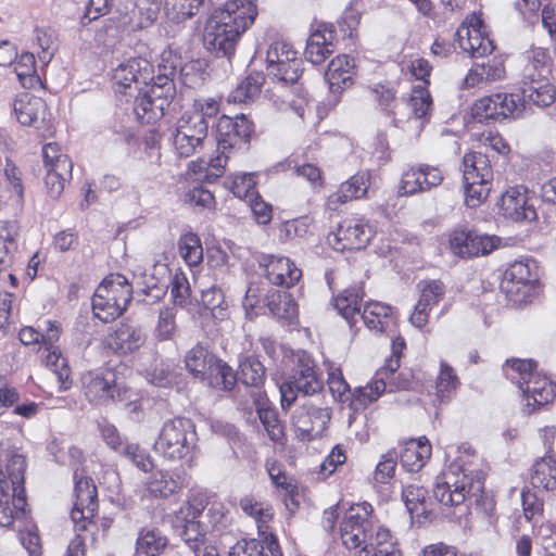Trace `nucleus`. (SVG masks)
Listing matches in <instances>:
<instances>
[{
    "mask_svg": "<svg viewBox=\"0 0 556 556\" xmlns=\"http://www.w3.org/2000/svg\"><path fill=\"white\" fill-rule=\"evenodd\" d=\"M257 15L251 0H232L216 9L205 23L203 46L216 56L230 58L241 35Z\"/></svg>",
    "mask_w": 556,
    "mask_h": 556,
    "instance_id": "f257e3e1",
    "label": "nucleus"
},
{
    "mask_svg": "<svg viewBox=\"0 0 556 556\" xmlns=\"http://www.w3.org/2000/svg\"><path fill=\"white\" fill-rule=\"evenodd\" d=\"M484 472L460 458L437 478L433 494L445 506L479 504L484 492Z\"/></svg>",
    "mask_w": 556,
    "mask_h": 556,
    "instance_id": "f03ea898",
    "label": "nucleus"
},
{
    "mask_svg": "<svg viewBox=\"0 0 556 556\" xmlns=\"http://www.w3.org/2000/svg\"><path fill=\"white\" fill-rule=\"evenodd\" d=\"M532 359H509L504 365V372L511 382L518 384L522 391L523 412L530 415L536 407H541L556 395V388L546 377L535 371Z\"/></svg>",
    "mask_w": 556,
    "mask_h": 556,
    "instance_id": "7ed1b4c3",
    "label": "nucleus"
},
{
    "mask_svg": "<svg viewBox=\"0 0 556 556\" xmlns=\"http://www.w3.org/2000/svg\"><path fill=\"white\" fill-rule=\"evenodd\" d=\"M252 132L253 124L243 114L237 115L236 117H229L227 115L219 117L216 125L218 155L208 161L205 177H219L229 157L228 153L232 150H245Z\"/></svg>",
    "mask_w": 556,
    "mask_h": 556,
    "instance_id": "20e7f679",
    "label": "nucleus"
},
{
    "mask_svg": "<svg viewBox=\"0 0 556 556\" xmlns=\"http://www.w3.org/2000/svg\"><path fill=\"white\" fill-rule=\"evenodd\" d=\"M324 389L314 359L305 352L298 353L290 374L279 387L282 409L289 408L301 395L305 399L317 396Z\"/></svg>",
    "mask_w": 556,
    "mask_h": 556,
    "instance_id": "39448f33",
    "label": "nucleus"
},
{
    "mask_svg": "<svg viewBox=\"0 0 556 556\" xmlns=\"http://www.w3.org/2000/svg\"><path fill=\"white\" fill-rule=\"evenodd\" d=\"M132 299V287L122 274H110L97 288L92 309L97 318L109 323L126 311Z\"/></svg>",
    "mask_w": 556,
    "mask_h": 556,
    "instance_id": "423d86ee",
    "label": "nucleus"
},
{
    "mask_svg": "<svg viewBox=\"0 0 556 556\" xmlns=\"http://www.w3.org/2000/svg\"><path fill=\"white\" fill-rule=\"evenodd\" d=\"M197 443V433L190 419L174 418L165 421L154 442V451L172 462L186 458Z\"/></svg>",
    "mask_w": 556,
    "mask_h": 556,
    "instance_id": "0eeeda50",
    "label": "nucleus"
},
{
    "mask_svg": "<svg viewBox=\"0 0 556 556\" xmlns=\"http://www.w3.org/2000/svg\"><path fill=\"white\" fill-rule=\"evenodd\" d=\"M185 363L195 378L208 379L210 383L217 389L231 390L236 384V375L231 367L200 343L187 352Z\"/></svg>",
    "mask_w": 556,
    "mask_h": 556,
    "instance_id": "6e6552de",
    "label": "nucleus"
},
{
    "mask_svg": "<svg viewBox=\"0 0 556 556\" xmlns=\"http://www.w3.org/2000/svg\"><path fill=\"white\" fill-rule=\"evenodd\" d=\"M330 419V408L318 397L305 399L291 415L296 438L307 442L320 438Z\"/></svg>",
    "mask_w": 556,
    "mask_h": 556,
    "instance_id": "1a4fd4ad",
    "label": "nucleus"
},
{
    "mask_svg": "<svg viewBox=\"0 0 556 556\" xmlns=\"http://www.w3.org/2000/svg\"><path fill=\"white\" fill-rule=\"evenodd\" d=\"M374 507L367 503L352 505L345 513L340 525V536L342 544L349 549L361 547L367 544L370 531L375 528Z\"/></svg>",
    "mask_w": 556,
    "mask_h": 556,
    "instance_id": "9d476101",
    "label": "nucleus"
},
{
    "mask_svg": "<svg viewBox=\"0 0 556 556\" xmlns=\"http://www.w3.org/2000/svg\"><path fill=\"white\" fill-rule=\"evenodd\" d=\"M159 80V84L152 85L148 92L135 100L134 111L141 123L149 124L164 116L176 94L173 80L168 77Z\"/></svg>",
    "mask_w": 556,
    "mask_h": 556,
    "instance_id": "9b49d317",
    "label": "nucleus"
},
{
    "mask_svg": "<svg viewBox=\"0 0 556 556\" xmlns=\"http://www.w3.org/2000/svg\"><path fill=\"white\" fill-rule=\"evenodd\" d=\"M267 72L280 81L294 84L302 74V60L286 41L273 42L266 53Z\"/></svg>",
    "mask_w": 556,
    "mask_h": 556,
    "instance_id": "f8f14e48",
    "label": "nucleus"
},
{
    "mask_svg": "<svg viewBox=\"0 0 556 556\" xmlns=\"http://www.w3.org/2000/svg\"><path fill=\"white\" fill-rule=\"evenodd\" d=\"M201 122L198 117L191 118L185 112L177 119L172 129L170 140L180 157H189L203 149L208 132Z\"/></svg>",
    "mask_w": 556,
    "mask_h": 556,
    "instance_id": "ddd939ff",
    "label": "nucleus"
},
{
    "mask_svg": "<svg viewBox=\"0 0 556 556\" xmlns=\"http://www.w3.org/2000/svg\"><path fill=\"white\" fill-rule=\"evenodd\" d=\"M83 393L94 405H102L109 401L123 400L126 392L116 381L115 372L88 371L81 376Z\"/></svg>",
    "mask_w": 556,
    "mask_h": 556,
    "instance_id": "4468645a",
    "label": "nucleus"
},
{
    "mask_svg": "<svg viewBox=\"0 0 556 556\" xmlns=\"http://www.w3.org/2000/svg\"><path fill=\"white\" fill-rule=\"evenodd\" d=\"M459 48L471 58H482L491 54L494 46L485 36L483 21L480 15L472 13L458 27L456 31Z\"/></svg>",
    "mask_w": 556,
    "mask_h": 556,
    "instance_id": "2eb2a0df",
    "label": "nucleus"
},
{
    "mask_svg": "<svg viewBox=\"0 0 556 556\" xmlns=\"http://www.w3.org/2000/svg\"><path fill=\"white\" fill-rule=\"evenodd\" d=\"M473 112L477 117L485 119L519 116L522 113V103L518 94L498 92L477 100Z\"/></svg>",
    "mask_w": 556,
    "mask_h": 556,
    "instance_id": "dca6fc26",
    "label": "nucleus"
},
{
    "mask_svg": "<svg viewBox=\"0 0 556 556\" xmlns=\"http://www.w3.org/2000/svg\"><path fill=\"white\" fill-rule=\"evenodd\" d=\"M372 229L358 219H345L336 232L327 237L328 243L337 251L361 250L370 241Z\"/></svg>",
    "mask_w": 556,
    "mask_h": 556,
    "instance_id": "f3484780",
    "label": "nucleus"
},
{
    "mask_svg": "<svg viewBox=\"0 0 556 556\" xmlns=\"http://www.w3.org/2000/svg\"><path fill=\"white\" fill-rule=\"evenodd\" d=\"M26 458L14 448L0 446V492H25Z\"/></svg>",
    "mask_w": 556,
    "mask_h": 556,
    "instance_id": "a211bd4d",
    "label": "nucleus"
},
{
    "mask_svg": "<svg viewBox=\"0 0 556 556\" xmlns=\"http://www.w3.org/2000/svg\"><path fill=\"white\" fill-rule=\"evenodd\" d=\"M500 244L495 236L479 235L467 229H456L450 237L452 251L462 257H473L491 253Z\"/></svg>",
    "mask_w": 556,
    "mask_h": 556,
    "instance_id": "6ab92c4d",
    "label": "nucleus"
},
{
    "mask_svg": "<svg viewBox=\"0 0 556 556\" xmlns=\"http://www.w3.org/2000/svg\"><path fill=\"white\" fill-rule=\"evenodd\" d=\"M75 502L71 518L76 530L80 531L87 528V522L98 509L97 488L90 478L81 477L78 479L77 473H75Z\"/></svg>",
    "mask_w": 556,
    "mask_h": 556,
    "instance_id": "aec40b11",
    "label": "nucleus"
},
{
    "mask_svg": "<svg viewBox=\"0 0 556 556\" xmlns=\"http://www.w3.org/2000/svg\"><path fill=\"white\" fill-rule=\"evenodd\" d=\"M260 266L264 269V275L268 281L275 286L291 288L302 277V271L288 257L263 255L260 260Z\"/></svg>",
    "mask_w": 556,
    "mask_h": 556,
    "instance_id": "412c9836",
    "label": "nucleus"
},
{
    "mask_svg": "<svg viewBox=\"0 0 556 556\" xmlns=\"http://www.w3.org/2000/svg\"><path fill=\"white\" fill-rule=\"evenodd\" d=\"M16 119L23 126L40 129L47 122L48 110L46 102L28 92H22L13 102Z\"/></svg>",
    "mask_w": 556,
    "mask_h": 556,
    "instance_id": "4be33fe9",
    "label": "nucleus"
},
{
    "mask_svg": "<svg viewBox=\"0 0 556 556\" xmlns=\"http://www.w3.org/2000/svg\"><path fill=\"white\" fill-rule=\"evenodd\" d=\"M500 207L507 218L516 222H532L536 218V211L533 204L529 203L526 188L521 186L506 190L502 194Z\"/></svg>",
    "mask_w": 556,
    "mask_h": 556,
    "instance_id": "5701e85b",
    "label": "nucleus"
},
{
    "mask_svg": "<svg viewBox=\"0 0 556 556\" xmlns=\"http://www.w3.org/2000/svg\"><path fill=\"white\" fill-rule=\"evenodd\" d=\"M187 485L182 471L160 469L151 473L146 482L148 494L154 498H167Z\"/></svg>",
    "mask_w": 556,
    "mask_h": 556,
    "instance_id": "b1692460",
    "label": "nucleus"
},
{
    "mask_svg": "<svg viewBox=\"0 0 556 556\" xmlns=\"http://www.w3.org/2000/svg\"><path fill=\"white\" fill-rule=\"evenodd\" d=\"M152 65L143 58H130L113 70L112 79L123 89H130L131 85L152 79Z\"/></svg>",
    "mask_w": 556,
    "mask_h": 556,
    "instance_id": "393cba45",
    "label": "nucleus"
},
{
    "mask_svg": "<svg viewBox=\"0 0 556 556\" xmlns=\"http://www.w3.org/2000/svg\"><path fill=\"white\" fill-rule=\"evenodd\" d=\"M506 68L501 58H491L484 62H476L464 79L465 88H484L495 81L504 79Z\"/></svg>",
    "mask_w": 556,
    "mask_h": 556,
    "instance_id": "a878e982",
    "label": "nucleus"
},
{
    "mask_svg": "<svg viewBox=\"0 0 556 556\" xmlns=\"http://www.w3.org/2000/svg\"><path fill=\"white\" fill-rule=\"evenodd\" d=\"M147 340L144 330L131 323H119L110 336V345L119 354H130L139 350Z\"/></svg>",
    "mask_w": 556,
    "mask_h": 556,
    "instance_id": "bb28decb",
    "label": "nucleus"
},
{
    "mask_svg": "<svg viewBox=\"0 0 556 556\" xmlns=\"http://www.w3.org/2000/svg\"><path fill=\"white\" fill-rule=\"evenodd\" d=\"M199 507L185 503L177 511L176 518L182 523L181 538L190 549L193 545L206 543L205 534L207 530L203 522L199 520Z\"/></svg>",
    "mask_w": 556,
    "mask_h": 556,
    "instance_id": "cd10ccee",
    "label": "nucleus"
},
{
    "mask_svg": "<svg viewBox=\"0 0 556 556\" xmlns=\"http://www.w3.org/2000/svg\"><path fill=\"white\" fill-rule=\"evenodd\" d=\"M354 73L355 62L350 55L342 54L332 59L325 73L330 91L338 93L352 86Z\"/></svg>",
    "mask_w": 556,
    "mask_h": 556,
    "instance_id": "c85d7f7f",
    "label": "nucleus"
},
{
    "mask_svg": "<svg viewBox=\"0 0 556 556\" xmlns=\"http://www.w3.org/2000/svg\"><path fill=\"white\" fill-rule=\"evenodd\" d=\"M253 406L255 407L258 418L267 431L270 440L279 442L283 437L282 426L278 419L277 410L268 403L265 392L261 390H252L250 392Z\"/></svg>",
    "mask_w": 556,
    "mask_h": 556,
    "instance_id": "c756f323",
    "label": "nucleus"
},
{
    "mask_svg": "<svg viewBox=\"0 0 556 556\" xmlns=\"http://www.w3.org/2000/svg\"><path fill=\"white\" fill-rule=\"evenodd\" d=\"M364 552L369 556H402L391 531L380 525L377 517L374 531H370L367 544L364 545Z\"/></svg>",
    "mask_w": 556,
    "mask_h": 556,
    "instance_id": "7c9ffc66",
    "label": "nucleus"
},
{
    "mask_svg": "<svg viewBox=\"0 0 556 556\" xmlns=\"http://www.w3.org/2000/svg\"><path fill=\"white\" fill-rule=\"evenodd\" d=\"M334 31L330 28H318L311 34L305 48V56L313 64L323 63L334 52Z\"/></svg>",
    "mask_w": 556,
    "mask_h": 556,
    "instance_id": "2f4dec72",
    "label": "nucleus"
},
{
    "mask_svg": "<svg viewBox=\"0 0 556 556\" xmlns=\"http://www.w3.org/2000/svg\"><path fill=\"white\" fill-rule=\"evenodd\" d=\"M0 527H11L26 518L25 492H0Z\"/></svg>",
    "mask_w": 556,
    "mask_h": 556,
    "instance_id": "473e14b6",
    "label": "nucleus"
},
{
    "mask_svg": "<svg viewBox=\"0 0 556 556\" xmlns=\"http://www.w3.org/2000/svg\"><path fill=\"white\" fill-rule=\"evenodd\" d=\"M361 317L377 333L388 332L395 324L392 307L377 301L366 303Z\"/></svg>",
    "mask_w": 556,
    "mask_h": 556,
    "instance_id": "72a5a7b5",
    "label": "nucleus"
},
{
    "mask_svg": "<svg viewBox=\"0 0 556 556\" xmlns=\"http://www.w3.org/2000/svg\"><path fill=\"white\" fill-rule=\"evenodd\" d=\"M431 456V444L426 437L412 439L401 453V464L408 471H419Z\"/></svg>",
    "mask_w": 556,
    "mask_h": 556,
    "instance_id": "f704fd0d",
    "label": "nucleus"
},
{
    "mask_svg": "<svg viewBox=\"0 0 556 556\" xmlns=\"http://www.w3.org/2000/svg\"><path fill=\"white\" fill-rule=\"evenodd\" d=\"M520 92L522 110L526 103L545 108L552 105L556 100V88L547 79L530 85H520Z\"/></svg>",
    "mask_w": 556,
    "mask_h": 556,
    "instance_id": "c9c22d12",
    "label": "nucleus"
},
{
    "mask_svg": "<svg viewBox=\"0 0 556 556\" xmlns=\"http://www.w3.org/2000/svg\"><path fill=\"white\" fill-rule=\"evenodd\" d=\"M188 505L198 506L200 517L199 520L203 522L207 532L210 530L218 529L225 525L226 514L225 507L222 503L213 502L207 503L201 495H195L186 502Z\"/></svg>",
    "mask_w": 556,
    "mask_h": 556,
    "instance_id": "e433bc0d",
    "label": "nucleus"
},
{
    "mask_svg": "<svg viewBox=\"0 0 556 556\" xmlns=\"http://www.w3.org/2000/svg\"><path fill=\"white\" fill-rule=\"evenodd\" d=\"M464 180L492 181L493 170L489 157L481 152L466 153L463 159Z\"/></svg>",
    "mask_w": 556,
    "mask_h": 556,
    "instance_id": "4c0bfd02",
    "label": "nucleus"
},
{
    "mask_svg": "<svg viewBox=\"0 0 556 556\" xmlns=\"http://www.w3.org/2000/svg\"><path fill=\"white\" fill-rule=\"evenodd\" d=\"M530 482L534 489L542 491L556 490V458L545 456L538 459L532 467Z\"/></svg>",
    "mask_w": 556,
    "mask_h": 556,
    "instance_id": "58836bf2",
    "label": "nucleus"
},
{
    "mask_svg": "<svg viewBox=\"0 0 556 556\" xmlns=\"http://www.w3.org/2000/svg\"><path fill=\"white\" fill-rule=\"evenodd\" d=\"M46 168L45 185L47 192L52 199H58L64 190L65 181L72 177L73 163L70 157H62L55 163L54 167Z\"/></svg>",
    "mask_w": 556,
    "mask_h": 556,
    "instance_id": "ea45409f",
    "label": "nucleus"
},
{
    "mask_svg": "<svg viewBox=\"0 0 556 556\" xmlns=\"http://www.w3.org/2000/svg\"><path fill=\"white\" fill-rule=\"evenodd\" d=\"M402 498L413 518H427L430 514L428 491L424 486L417 484L406 485L402 491Z\"/></svg>",
    "mask_w": 556,
    "mask_h": 556,
    "instance_id": "a19ab883",
    "label": "nucleus"
},
{
    "mask_svg": "<svg viewBox=\"0 0 556 556\" xmlns=\"http://www.w3.org/2000/svg\"><path fill=\"white\" fill-rule=\"evenodd\" d=\"M363 296V289L355 286L343 290L334 299V308L350 325H353L355 316L361 314Z\"/></svg>",
    "mask_w": 556,
    "mask_h": 556,
    "instance_id": "79ce46f5",
    "label": "nucleus"
},
{
    "mask_svg": "<svg viewBox=\"0 0 556 556\" xmlns=\"http://www.w3.org/2000/svg\"><path fill=\"white\" fill-rule=\"evenodd\" d=\"M167 545V538L156 528L142 529L136 542L138 554L159 556Z\"/></svg>",
    "mask_w": 556,
    "mask_h": 556,
    "instance_id": "37998d69",
    "label": "nucleus"
},
{
    "mask_svg": "<svg viewBox=\"0 0 556 556\" xmlns=\"http://www.w3.org/2000/svg\"><path fill=\"white\" fill-rule=\"evenodd\" d=\"M547 59V54L544 50L539 49L533 51L532 56L528 60L522 70L520 85H530L547 79V75L549 74Z\"/></svg>",
    "mask_w": 556,
    "mask_h": 556,
    "instance_id": "c03bdc74",
    "label": "nucleus"
},
{
    "mask_svg": "<svg viewBox=\"0 0 556 556\" xmlns=\"http://www.w3.org/2000/svg\"><path fill=\"white\" fill-rule=\"evenodd\" d=\"M265 83V76L261 72H252L242 80L238 87L230 93L228 100L233 103H245L254 100L261 93V88Z\"/></svg>",
    "mask_w": 556,
    "mask_h": 556,
    "instance_id": "a18cd8bd",
    "label": "nucleus"
},
{
    "mask_svg": "<svg viewBox=\"0 0 556 556\" xmlns=\"http://www.w3.org/2000/svg\"><path fill=\"white\" fill-rule=\"evenodd\" d=\"M383 374L386 371H377L375 379L370 383L352 391V400L350 401L356 405L366 406L378 400L387 390L388 384H390V382L383 380Z\"/></svg>",
    "mask_w": 556,
    "mask_h": 556,
    "instance_id": "49530a36",
    "label": "nucleus"
},
{
    "mask_svg": "<svg viewBox=\"0 0 556 556\" xmlns=\"http://www.w3.org/2000/svg\"><path fill=\"white\" fill-rule=\"evenodd\" d=\"M267 306L277 318L292 319L298 315V304L287 292H273L268 295Z\"/></svg>",
    "mask_w": 556,
    "mask_h": 556,
    "instance_id": "de8ad7c7",
    "label": "nucleus"
},
{
    "mask_svg": "<svg viewBox=\"0 0 556 556\" xmlns=\"http://www.w3.org/2000/svg\"><path fill=\"white\" fill-rule=\"evenodd\" d=\"M47 355L45 357V364L49 367L58 377L62 390H67L72 383L71 370L67 365V361L63 357L60 349H45Z\"/></svg>",
    "mask_w": 556,
    "mask_h": 556,
    "instance_id": "09e8293b",
    "label": "nucleus"
},
{
    "mask_svg": "<svg viewBox=\"0 0 556 556\" xmlns=\"http://www.w3.org/2000/svg\"><path fill=\"white\" fill-rule=\"evenodd\" d=\"M368 187L369 181L364 175H355L341 185L339 191L332 195V199L340 203L359 199L366 194Z\"/></svg>",
    "mask_w": 556,
    "mask_h": 556,
    "instance_id": "8fccbe9b",
    "label": "nucleus"
},
{
    "mask_svg": "<svg viewBox=\"0 0 556 556\" xmlns=\"http://www.w3.org/2000/svg\"><path fill=\"white\" fill-rule=\"evenodd\" d=\"M179 254L190 266H195L203 258V248L198 235L188 232L180 237L178 241Z\"/></svg>",
    "mask_w": 556,
    "mask_h": 556,
    "instance_id": "3c124183",
    "label": "nucleus"
},
{
    "mask_svg": "<svg viewBox=\"0 0 556 556\" xmlns=\"http://www.w3.org/2000/svg\"><path fill=\"white\" fill-rule=\"evenodd\" d=\"M203 2L204 0H166L165 11L170 20L180 22L195 15Z\"/></svg>",
    "mask_w": 556,
    "mask_h": 556,
    "instance_id": "603ef678",
    "label": "nucleus"
},
{
    "mask_svg": "<svg viewBox=\"0 0 556 556\" xmlns=\"http://www.w3.org/2000/svg\"><path fill=\"white\" fill-rule=\"evenodd\" d=\"M240 375L245 386L260 390L265 380V367L257 358L250 356L240 363Z\"/></svg>",
    "mask_w": 556,
    "mask_h": 556,
    "instance_id": "864d4df0",
    "label": "nucleus"
},
{
    "mask_svg": "<svg viewBox=\"0 0 556 556\" xmlns=\"http://www.w3.org/2000/svg\"><path fill=\"white\" fill-rule=\"evenodd\" d=\"M535 280L536 278L532 274L529 264L523 262H515L505 271L504 288H506L508 292H513L514 285L528 286Z\"/></svg>",
    "mask_w": 556,
    "mask_h": 556,
    "instance_id": "5fc2aeb1",
    "label": "nucleus"
},
{
    "mask_svg": "<svg viewBox=\"0 0 556 556\" xmlns=\"http://www.w3.org/2000/svg\"><path fill=\"white\" fill-rule=\"evenodd\" d=\"M241 508L255 519L258 533H267L269 522L274 517L273 508L262 503L244 498L240 502Z\"/></svg>",
    "mask_w": 556,
    "mask_h": 556,
    "instance_id": "6e6d98bb",
    "label": "nucleus"
},
{
    "mask_svg": "<svg viewBox=\"0 0 556 556\" xmlns=\"http://www.w3.org/2000/svg\"><path fill=\"white\" fill-rule=\"evenodd\" d=\"M16 247L12 227L8 224L0 225V271L12 265Z\"/></svg>",
    "mask_w": 556,
    "mask_h": 556,
    "instance_id": "4d7b16f0",
    "label": "nucleus"
},
{
    "mask_svg": "<svg viewBox=\"0 0 556 556\" xmlns=\"http://www.w3.org/2000/svg\"><path fill=\"white\" fill-rule=\"evenodd\" d=\"M465 182V203L469 207H477L483 203L491 191L492 181H469Z\"/></svg>",
    "mask_w": 556,
    "mask_h": 556,
    "instance_id": "13d9d810",
    "label": "nucleus"
},
{
    "mask_svg": "<svg viewBox=\"0 0 556 556\" xmlns=\"http://www.w3.org/2000/svg\"><path fill=\"white\" fill-rule=\"evenodd\" d=\"M420 299L425 306L432 308L443 298L445 293L444 285L439 280H422L418 283Z\"/></svg>",
    "mask_w": 556,
    "mask_h": 556,
    "instance_id": "bf43d9fd",
    "label": "nucleus"
},
{
    "mask_svg": "<svg viewBox=\"0 0 556 556\" xmlns=\"http://www.w3.org/2000/svg\"><path fill=\"white\" fill-rule=\"evenodd\" d=\"M424 170L422 165L419 167H412L407 172H405L401 179L400 190L402 194L412 195L417 192L427 191L424 188Z\"/></svg>",
    "mask_w": 556,
    "mask_h": 556,
    "instance_id": "052dcab7",
    "label": "nucleus"
},
{
    "mask_svg": "<svg viewBox=\"0 0 556 556\" xmlns=\"http://www.w3.org/2000/svg\"><path fill=\"white\" fill-rule=\"evenodd\" d=\"M415 117H425L431 109L432 99L429 91L422 87L417 86L413 89L408 102Z\"/></svg>",
    "mask_w": 556,
    "mask_h": 556,
    "instance_id": "680f3d73",
    "label": "nucleus"
},
{
    "mask_svg": "<svg viewBox=\"0 0 556 556\" xmlns=\"http://www.w3.org/2000/svg\"><path fill=\"white\" fill-rule=\"evenodd\" d=\"M218 111V103L215 100L210 99L204 102H197L192 110L186 111L185 113L189 114L191 118L198 117V119L202 121V126L208 132L210 122L215 118Z\"/></svg>",
    "mask_w": 556,
    "mask_h": 556,
    "instance_id": "e2e57ef3",
    "label": "nucleus"
},
{
    "mask_svg": "<svg viewBox=\"0 0 556 556\" xmlns=\"http://www.w3.org/2000/svg\"><path fill=\"white\" fill-rule=\"evenodd\" d=\"M458 384V377L454 369L446 363L442 362L437 381L438 395L443 400L448 396V394L454 391Z\"/></svg>",
    "mask_w": 556,
    "mask_h": 556,
    "instance_id": "0e129e2a",
    "label": "nucleus"
},
{
    "mask_svg": "<svg viewBox=\"0 0 556 556\" xmlns=\"http://www.w3.org/2000/svg\"><path fill=\"white\" fill-rule=\"evenodd\" d=\"M16 60L14 70L23 86H26L27 80L31 84L33 80L38 78L36 75V60L33 53H22Z\"/></svg>",
    "mask_w": 556,
    "mask_h": 556,
    "instance_id": "69168bd1",
    "label": "nucleus"
},
{
    "mask_svg": "<svg viewBox=\"0 0 556 556\" xmlns=\"http://www.w3.org/2000/svg\"><path fill=\"white\" fill-rule=\"evenodd\" d=\"M255 184L252 174H236L230 181L229 188L237 198L243 199L247 202L252 194L256 193Z\"/></svg>",
    "mask_w": 556,
    "mask_h": 556,
    "instance_id": "338daca9",
    "label": "nucleus"
},
{
    "mask_svg": "<svg viewBox=\"0 0 556 556\" xmlns=\"http://www.w3.org/2000/svg\"><path fill=\"white\" fill-rule=\"evenodd\" d=\"M121 455L131 460L138 468L143 471H150L154 467L150 455L138 444L127 443L122 447Z\"/></svg>",
    "mask_w": 556,
    "mask_h": 556,
    "instance_id": "774afa93",
    "label": "nucleus"
}]
</instances>
